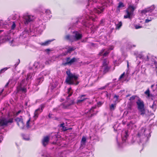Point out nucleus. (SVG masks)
<instances>
[{
  "instance_id": "56",
  "label": "nucleus",
  "mask_w": 157,
  "mask_h": 157,
  "mask_svg": "<svg viewBox=\"0 0 157 157\" xmlns=\"http://www.w3.org/2000/svg\"><path fill=\"white\" fill-rule=\"evenodd\" d=\"M3 90H4L3 89L2 90V91L0 92V95H1V94L2 92L3 91Z\"/></svg>"
},
{
  "instance_id": "62",
  "label": "nucleus",
  "mask_w": 157,
  "mask_h": 157,
  "mask_svg": "<svg viewBox=\"0 0 157 157\" xmlns=\"http://www.w3.org/2000/svg\"><path fill=\"white\" fill-rule=\"evenodd\" d=\"M148 136H149V137H150L151 136V135H150V134H149V136H148Z\"/></svg>"
},
{
  "instance_id": "20",
  "label": "nucleus",
  "mask_w": 157,
  "mask_h": 157,
  "mask_svg": "<svg viewBox=\"0 0 157 157\" xmlns=\"http://www.w3.org/2000/svg\"><path fill=\"white\" fill-rule=\"evenodd\" d=\"M149 106L150 108L153 109L154 111H155L156 109V104H155L154 101H152L151 103H149Z\"/></svg>"
},
{
  "instance_id": "58",
  "label": "nucleus",
  "mask_w": 157,
  "mask_h": 157,
  "mask_svg": "<svg viewBox=\"0 0 157 157\" xmlns=\"http://www.w3.org/2000/svg\"><path fill=\"white\" fill-rule=\"evenodd\" d=\"M128 66H129V65H128V61H127V66H128Z\"/></svg>"
},
{
  "instance_id": "10",
  "label": "nucleus",
  "mask_w": 157,
  "mask_h": 157,
  "mask_svg": "<svg viewBox=\"0 0 157 157\" xmlns=\"http://www.w3.org/2000/svg\"><path fill=\"white\" fill-rule=\"evenodd\" d=\"M66 73L69 78H77L78 77V75L75 74L71 73L69 70L66 71Z\"/></svg>"
},
{
  "instance_id": "23",
  "label": "nucleus",
  "mask_w": 157,
  "mask_h": 157,
  "mask_svg": "<svg viewBox=\"0 0 157 157\" xmlns=\"http://www.w3.org/2000/svg\"><path fill=\"white\" fill-rule=\"evenodd\" d=\"M64 124L63 123L60 124V128L63 131H65L68 129L64 125Z\"/></svg>"
},
{
  "instance_id": "47",
  "label": "nucleus",
  "mask_w": 157,
  "mask_h": 157,
  "mask_svg": "<svg viewBox=\"0 0 157 157\" xmlns=\"http://www.w3.org/2000/svg\"><path fill=\"white\" fill-rule=\"evenodd\" d=\"M155 62L154 61V60H153L152 61V63H151L150 64V63H149V64H151V65H152V64H155Z\"/></svg>"
},
{
  "instance_id": "3",
  "label": "nucleus",
  "mask_w": 157,
  "mask_h": 157,
  "mask_svg": "<svg viewBox=\"0 0 157 157\" xmlns=\"http://www.w3.org/2000/svg\"><path fill=\"white\" fill-rule=\"evenodd\" d=\"M135 9V7L132 5H130L126 10V15H124V18H130Z\"/></svg>"
},
{
  "instance_id": "44",
  "label": "nucleus",
  "mask_w": 157,
  "mask_h": 157,
  "mask_svg": "<svg viewBox=\"0 0 157 157\" xmlns=\"http://www.w3.org/2000/svg\"><path fill=\"white\" fill-rule=\"evenodd\" d=\"M39 64L38 62H35L34 63V66H36V67H38V65Z\"/></svg>"
},
{
  "instance_id": "51",
  "label": "nucleus",
  "mask_w": 157,
  "mask_h": 157,
  "mask_svg": "<svg viewBox=\"0 0 157 157\" xmlns=\"http://www.w3.org/2000/svg\"><path fill=\"white\" fill-rule=\"evenodd\" d=\"M23 138L24 140H28L29 139L28 137L25 138L24 137H23Z\"/></svg>"
},
{
  "instance_id": "36",
  "label": "nucleus",
  "mask_w": 157,
  "mask_h": 157,
  "mask_svg": "<svg viewBox=\"0 0 157 157\" xmlns=\"http://www.w3.org/2000/svg\"><path fill=\"white\" fill-rule=\"evenodd\" d=\"M94 2H96L95 1L93 0H88V5L89 6L90 5L92 4Z\"/></svg>"
},
{
  "instance_id": "64",
  "label": "nucleus",
  "mask_w": 157,
  "mask_h": 157,
  "mask_svg": "<svg viewBox=\"0 0 157 157\" xmlns=\"http://www.w3.org/2000/svg\"><path fill=\"white\" fill-rule=\"evenodd\" d=\"M155 10L156 11H157V9H156V10Z\"/></svg>"
},
{
  "instance_id": "49",
  "label": "nucleus",
  "mask_w": 157,
  "mask_h": 157,
  "mask_svg": "<svg viewBox=\"0 0 157 157\" xmlns=\"http://www.w3.org/2000/svg\"><path fill=\"white\" fill-rule=\"evenodd\" d=\"M129 73L127 72L126 73H125V76H127L128 78V77Z\"/></svg>"
},
{
  "instance_id": "11",
  "label": "nucleus",
  "mask_w": 157,
  "mask_h": 157,
  "mask_svg": "<svg viewBox=\"0 0 157 157\" xmlns=\"http://www.w3.org/2000/svg\"><path fill=\"white\" fill-rule=\"evenodd\" d=\"M49 140L50 137L49 136L44 137L42 140L43 145L44 146H46L48 144Z\"/></svg>"
},
{
  "instance_id": "48",
  "label": "nucleus",
  "mask_w": 157,
  "mask_h": 157,
  "mask_svg": "<svg viewBox=\"0 0 157 157\" xmlns=\"http://www.w3.org/2000/svg\"><path fill=\"white\" fill-rule=\"evenodd\" d=\"M143 56L141 55H139L137 56L138 57H139L140 58H142L143 57Z\"/></svg>"
},
{
  "instance_id": "24",
  "label": "nucleus",
  "mask_w": 157,
  "mask_h": 157,
  "mask_svg": "<svg viewBox=\"0 0 157 157\" xmlns=\"http://www.w3.org/2000/svg\"><path fill=\"white\" fill-rule=\"evenodd\" d=\"M75 49V48L74 47H69L67 50V52L68 53H70L73 51Z\"/></svg>"
},
{
  "instance_id": "34",
  "label": "nucleus",
  "mask_w": 157,
  "mask_h": 157,
  "mask_svg": "<svg viewBox=\"0 0 157 157\" xmlns=\"http://www.w3.org/2000/svg\"><path fill=\"white\" fill-rule=\"evenodd\" d=\"M109 61L107 60L104 59L103 61V66L107 65Z\"/></svg>"
},
{
  "instance_id": "57",
  "label": "nucleus",
  "mask_w": 157,
  "mask_h": 157,
  "mask_svg": "<svg viewBox=\"0 0 157 157\" xmlns=\"http://www.w3.org/2000/svg\"><path fill=\"white\" fill-rule=\"evenodd\" d=\"M145 93L146 94H147V90L145 91Z\"/></svg>"
},
{
  "instance_id": "54",
  "label": "nucleus",
  "mask_w": 157,
  "mask_h": 157,
  "mask_svg": "<svg viewBox=\"0 0 157 157\" xmlns=\"http://www.w3.org/2000/svg\"><path fill=\"white\" fill-rule=\"evenodd\" d=\"M2 140V137H0V143L1 142Z\"/></svg>"
},
{
  "instance_id": "28",
  "label": "nucleus",
  "mask_w": 157,
  "mask_h": 157,
  "mask_svg": "<svg viewBox=\"0 0 157 157\" xmlns=\"http://www.w3.org/2000/svg\"><path fill=\"white\" fill-rule=\"evenodd\" d=\"M55 81V83L54 84H53L52 83V86L51 87V89H53V88H55L58 84V82L57 81Z\"/></svg>"
},
{
  "instance_id": "9",
  "label": "nucleus",
  "mask_w": 157,
  "mask_h": 157,
  "mask_svg": "<svg viewBox=\"0 0 157 157\" xmlns=\"http://www.w3.org/2000/svg\"><path fill=\"white\" fill-rule=\"evenodd\" d=\"M66 82L69 84L77 85L79 82L77 79H66Z\"/></svg>"
},
{
  "instance_id": "4",
  "label": "nucleus",
  "mask_w": 157,
  "mask_h": 157,
  "mask_svg": "<svg viewBox=\"0 0 157 157\" xmlns=\"http://www.w3.org/2000/svg\"><path fill=\"white\" fill-rule=\"evenodd\" d=\"M15 120L20 128L21 129L25 128V125L23 121L22 116H21L19 117H16L15 119Z\"/></svg>"
},
{
  "instance_id": "15",
  "label": "nucleus",
  "mask_w": 157,
  "mask_h": 157,
  "mask_svg": "<svg viewBox=\"0 0 157 157\" xmlns=\"http://www.w3.org/2000/svg\"><path fill=\"white\" fill-rule=\"evenodd\" d=\"M104 5H103V6L101 7H99L98 9H94V13H98L99 14L103 11V10L105 8V4H104Z\"/></svg>"
},
{
  "instance_id": "43",
  "label": "nucleus",
  "mask_w": 157,
  "mask_h": 157,
  "mask_svg": "<svg viewBox=\"0 0 157 157\" xmlns=\"http://www.w3.org/2000/svg\"><path fill=\"white\" fill-rule=\"evenodd\" d=\"M15 27V25L14 23H13L12 26V29H14Z\"/></svg>"
},
{
  "instance_id": "16",
  "label": "nucleus",
  "mask_w": 157,
  "mask_h": 157,
  "mask_svg": "<svg viewBox=\"0 0 157 157\" xmlns=\"http://www.w3.org/2000/svg\"><path fill=\"white\" fill-rule=\"evenodd\" d=\"M95 108V107H93L90 110H86L85 113L87 115L88 117H91L94 114L93 112L94 111V109Z\"/></svg>"
},
{
  "instance_id": "33",
  "label": "nucleus",
  "mask_w": 157,
  "mask_h": 157,
  "mask_svg": "<svg viewBox=\"0 0 157 157\" xmlns=\"http://www.w3.org/2000/svg\"><path fill=\"white\" fill-rule=\"evenodd\" d=\"M127 78V76H125V72H124L120 77L119 78Z\"/></svg>"
},
{
  "instance_id": "21",
  "label": "nucleus",
  "mask_w": 157,
  "mask_h": 157,
  "mask_svg": "<svg viewBox=\"0 0 157 157\" xmlns=\"http://www.w3.org/2000/svg\"><path fill=\"white\" fill-rule=\"evenodd\" d=\"M116 107L115 103L109 105V109L111 111H113L115 109Z\"/></svg>"
},
{
  "instance_id": "14",
  "label": "nucleus",
  "mask_w": 157,
  "mask_h": 157,
  "mask_svg": "<svg viewBox=\"0 0 157 157\" xmlns=\"http://www.w3.org/2000/svg\"><path fill=\"white\" fill-rule=\"evenodd\" d=\"M137 104L138 106V109L141 111L144 110L143 103L140 100H138L137 101Z\"/></svg>"
},
{
  "instance_id": "39",
  "label": "nucleus",
  "mask_w": 157,
  "mask_h": 157,
  "mask_svg": "<svg viewBox=\"0 0 157 157\" xmlns=\"http://www.w3.org/2000/svg\"><path fill=\"white\" fill-rule=\"evenodd\" d=\"M45 13L47 15H49L50 14H51V11L50 10H46L45 11Z\"/></svg>"
},
{
  "instance_id": "13",
  "label": "nucleus",
  "mask_w": 157,
  "mask_h": 157,
  "mask_svg": "<svg viewBox=\"0 0 157 157\" xmlns=\"http://www.w3.org/2000/svg\"><path fill=\"white\" fill-rule=\"evenodd\" d=\"M86 95H82L78 97L77 101V103L78 104H80L82 103L85 100L87 99V98H85Z\"/></svg>"
},
{
  "instance_id": "22",
  "label": "nucleus",
  "mask_w": 157,
  "mask_h": 157,
  "mask_svg": "<svg viewBox=\"0 0 157 157\" xmlns=\"http://www.w3.org/2000/svg\"><path fill=\"white\" fill-rule=\"evenodd\" d=\"M155 6L154 5H152L148 8V12L151 13L155 9Z\"/></svg>"
},
{
  "instance_id": "8",
  "label": "nucleus",
  "mask_w": 157,
  "mask_h": 157,
  "mask_svg": "<svg viewBox=\"0 0 157 157\" xmlns=\"http://www.w3.org/2000/svg\"><path fill=\"white\" fill-rule=\"evenodd\" d=\"M114 47L113 46H110L108 51H105V49H102L99 53V54L100 56H106L109 52V50H111L113 49Z\"/></svg>"
},
{
  "instance_id": "1",
  "label": "nucleus",
  "mask_w": 157,
  "mask_h": 157,
  "mask_svg": "<svg viewBox=\"0 0 157 157\" xmlns=\"http://www.w3.org/2000/svg\"><path fill=\"white\" fill-rule=\"evenodd\" d=\"M28 82L27 79H23L22 80L21 83L19 84L18 86L17 87V92L25 93L26 92V85Z\"/></svg>"
},
{
  "instance_id": "38",
  "label": "nucleus",
  "mask_w": 157,
  "mask_h": 157,
  "mask_svg": "<svg viewBox=\"0 0 157 157\" xmlns=\"http://www.w3.org/2000/svg\"><path fill=\"white\" fill-rule=\"evenodd\" d=\"M124 6L123 3L121 2H120L119 3V5L118 6V8H121L123 7Z\"/></svg>"
},
{
  "instance_id": "53",
  "label": "nucleus",
  "mask_w": 157,
  "mask_h": 157,
  "mask_svg": "<svg viewBox=\"0 0 157 157\" xmlns=\"http://www.w3.org/2000/svg\"><path fill=\"white\" fill-rule=\"evenodd\" d=\"M11 80H10V81H9V82L7 83V84H6V86H7V85H8V84H9V82H10L11 81Z\"/></svg>"
},
{
  "instance_id": "31",
  "label": "nucleus",
  "mask_w": 157,
  "mask_h": 157,
  "mask_svg": "<svg viewBox=\"0 0 157 157\" xmlns=\"http://www.w3.org/2000/svg\"><path fill=\"white\" fill-rule=\"evenodd\" d=\"M86 140V138L85 136H83L81 140V143L82 144H84Z\"/></svg>"
},
{
  "instance_id": "55",
  "label": "nucleus",
  "mask_w": 157,
  "mask_h": 157,
  "mask_svg": "<svg viewBox=\"0 0 157 157\" xmlns=\"http://www.w3.org/2000/svg\"><path fill=\"white\" fill-rule=\"evenodd\" d=\"M37 80L36 81L37 82H40V79H37Z\"/></svg>"
},
{
  "instance_id": "63",
  "label": "nucleus",
  "mask_w": 157,
  "mask_h": 157,
  "mask_svg": "<svg viewBox=\"0 0 157 157\" xmlns=\"http://www.w3.org/2000/svg\"><path fill=\"white\" fill-rule=\"evenodd\" d=\"M153 86H154V85H151V87H152Z\"/></svg>"
},
{
  "instance_id": "41",
  "label": "nucleus",
  "mask_w": 157,
  "mask_h": 157,
  "mask_svg": "<svg viewBox=\"0 0 157 157\" xmlns=\"http://www.w3.org/2000/svg\"><path fill=\"white\" fill-rule=\"evenodd\" d=\"M150 96L151 97H153V95H152L151 94H150V91L148 89V98H150Z\"/></svg>"
},
{
  "instance_id": "37",
  "label": "nucleus",
  "mask_w": 157,
  "mask_h": 157,
  "mask_svg": "<svg viewBox=\"0 0 157 157\" xmlns=\"http://www.w3.org/2000/svg\"><path fill=\"white\" fill-rule=\"evenodd\" d=\"M122 25V23L121 22H120L117 25V27L119 29L121 27V26Z\"/></svg>"
},
{
  "instance_id": "18",
  "label": "nucleus",
  "mask_w": 157,
  "mask_h": 157,
  "mask_svg": "<svg viewBox=\"0 0 157 157\" xmlns=\"http://www.w3.org/2000/svg\"><path fill=\"white\" fill-rule=\"evenodd\" d=\"M109 69V67L107 65L102 66L101 68V71H102L104 73H105L108 72Z\"/></svg>"
},
{
  "instance_id": "26",
  "label": "nucleus",
  "mask_w": 157,
  "mask_h": 157,
  "mask_svg": "<svg viewBox=\"0 0 157 157\" xmlns=\"http://www.w3.org/2000/svg\"><path fill=\"white\" fill-rule=\"evenodd\" d=\"M34 75V74L33 73H28L27 75V78H33Z\"/></svg>"
},
{
  "instance_id": "25",
  "label": "nucleus",
  "mask_w": 157,
  "mask_h": 157,
  "mask_svg": "<svg viewBox=\"0 0 157 157\" xmlns=\"http://www.w3.org/2000/svg\"><path fill=\"white\" fill-rule=\"evenodd\" d=\"M73 93V91L71 88H70L68 89L67 94H68V97L70 96Z\"/></svg>"
},
{
  "instance_id": "35",
  "label": "nucleus",
  "mask_w": 157,
  "mask_h": 157,
  "mask_svg": "<svg viewBox=\"0 0 157 157\" xmlns=\"http://www.w3.org/2000/svg\"><path fill=\"white\" fill-rule=\"evenodd\" d=\"M8 69L7 67H5L2 69L0 71V74L3 73Z\"/></svg>"
},
{
  "instance_id": "17",
  "label": "nucleus",
  "mask_w": 157,
  "mask_h": 157,
  "mask_svg": "<svg viewBox=\"0 0 157 157\" xmlns=\"http://www.w3.org/2000/svg\"><path fill=\"white\" fill-rule=\"evenodd\" d=\"M73 103V102L72 101L70 103H68V102H67L64 103L60 105V107H62L63 108L65 109L67 108L68 107L70 106Z\"/></svg>"
},
{
  "instance_id": "27",
  "label": "nucleus",
  "mask_w": 157,
  "mask_h": 157,
  "mask_svg": "<svg viewBox=\"0 0 157 157\" xmlns=\"http://www.w3.org/2000/svg\"><path fill=\"white\" fill-rule=\"evenodd\" d=\"M148 15L149 16H150L149 17H148L147 21L148 22L149 21H151L153 18L152 17H153L154 15V14L153 13H151L150 14H148Z\"/></svg>"
},
{
  "instance_id": "40",
  "label": "nucleus",
  "mask_w": 157,
  "mask_h": 157,
  "mask_svg": "<svg viewBox=\"0 0 157 157\" xmlns=\"http://www.w3.org/2000/svg\"><path fill=\"white\" fill-rule=\"evenodd\" d=\"M118 96L117 95H115L114 97V99L115 100V101H117L118 102Z\"/></svg>"
},
{
  "instance_id": "30",
  "label": "nucleus",
  "mask_w": 157,
  "mask_h": 157,
  "mask_svg": "<svg viewBox=\"0 0 157 157\" xmlns=\"http://www.w3.org/2000/svg\"><path fill=\"white\" fill-rule=\"evenodd\" d=\"M51 41V40H49L47 41L44 43H40V44L43 46L47 45Z\"/></svg>"
},
{
  "instance_id": "52",
  "label": "nucleus",
  "mask_w": 157,
  "mask_h": 157,
  "mask_svg": "<svg viewBox=\"0 0 157 157\" xmlns=\"http://www.w3.org/2000/svg\"><path fill=\"white\" fill-rule=\"evenodd\" d=\"M91 82V81L90 80H89V85L90 86H92V84H90V82Z\"/></svg>"
},
{
  "instance_id": "19",
  "label": "nucleus",
  "mask_w": 157,
  "mask_h": 157,
  "mask_svg": "<svg viewBox=\"0 0 157 157\" xmlns=\"http://www.w3.org/2000/svg\"><path fill=\"white\" fill-rule=\"evenodd\" d=\"M33 122L30 121V119H29L26 122V127L27 128H30L33 125Z\"/></svg>"
},
{
  "instance_id": "46",
  "label": "nucleus",
  "mask_w": 157,
  "mask_h": 157,
  "mask_svg": "<svg viewBox=\"0 0 157 157\" xmlns=\"http://www.w3.org/2000/svg\"><path fill=\"white\" fill-rule=\"evenodd\" d=\"M141 28V27L139 26H138V25H136L135 26V28L136 29H139V28Z\"/></svg>"
},
{
  "instance_id": "60",
  "label": "nucleus",
  "mask_w": 157,
  "mask_h": 157,
  "mask_svg": "<svg viewBox=\"0 0 157 157\" xmlns=\"http://www.w3.org/2000/svg\"><path fill=\"white\" fill-rule=\"evenodd\" d=\"M147 59H148V61L149 62V61H150V60H149V59H148V58H147Z\"/></svg>"
},
{
  "instance_id": "45",
  "label": "nucleus",
  "mask_w": 157,
  "mask_h": 157,
  "mask_svg": "<svg viewBox=\"0 0 157 157\" xmlns=\"http://www.w3.org/2000/svg\"><path fill=\"white\" fill-rule=\"evenodd\" d=\"M21 112V111H19L18 112H16V113H15L14 114L15 115L17 116V115H18V114H19Z\"/></svg>"
},
{
  "instance_id": "6",
  "label": "nucleus",
  "mask_w": 157,
  "mask_h": 157,
  "mask_svg": "<svg viewBox=\"0 0 157 157\" xmlns=\"http://www.w3.org/2000/svg\"><path fill=\"white\" fill-rule=\"evenodd\" d=\"M23 18L24 20V23L25 24H28L29 22L32 21L33 20V16L28 15H24Z\"/></svg>"
},
{
  "instance_id": "2",
  "label": "nucleus",
  "mask_w": 157,
  "mask_h": 157,
  "mask_svg": "<svg viewBox=\"0 0 157 157\" xmlns=\"http://www.w3.org/2000/svg\"><path fill=\"white\" fill-rule=\"evenodd\" d=\"M82 37V35L77 31L74 32L73 33L72 36L67 35L65 38L66 40H69L71 41H76L80 39Z\"/></svg>"
},
{
  "instance_id": "7",
  "label": "nucleus",
  "mask_w": 157,
  "mask_h": 157,
  "mask_svg": "<svg viewBox=\"0 0 157 157\" xmlns=\"http://www.w3.org/2000/svg\"><path fill=\"white\" fill-rule=\"evenodd\" d=\"M44 107V105H42L40 106V108H39L35 111L34 113V115L33 116V117L35 120H36L38 117V115L39 113L42 112Z\"/></svg>"
},
{
  "instance_id": "5",
  "label": "nucleus",
  "mask_w": 157,
  "mask_h": 157,
  "mask_svg": "<svg viewBox=\"0 0 157 157\" xmlns=\"http://www.w3.org/2000/svg\"><path fill=\"white\" fill-rule=\"evenodd\" d=\"M12 118L7 119L4 118H1L0 119V126L6 125L8 123H12L13 122Z\"/></svg>"
},
{
  "instance_id": "32",
  "label": "nucleus",
  "mask_w": 157,
  "mask_h": 157,
  "mask_svg": "<svg viewBox=\"0 0 157 157\" xmlns=\"http://www.w3.org/2000/svg\"><path fill=\"white\" fill-rule=\"evenodd\" d=\"M146 10H143L141 11V15L144 16H146V13H147Z\"/></svg>"
},
{
  "instance_id": "12",
  "label": "nucleus",
  "mask_w": 157,
  "mask_h": 157,
  "mask_svg": "<svg viewBox=\"0 0 157 157\" xmlns=\"http://www.w3.org/2000/svg\"><path fill=\"white\" fill-rule=\"evenodd\" d=\"M77 59L75 58H73L71 59H70L69 58H68L66 59V62L64 63V65L67 64L71 65L74 62L77 61Z\"/></svg>"
},
{
  "instance_id": "42",
  "label": "nucleus",
  "mask_w": 157,
  "mask_h": 157,
  "mask_svg": "<svg viewBox=\"0 0 157 157\" xmlns=\"http://www.w3.org/2000/svg\"><path fill=\"white\" fill-rule=\"evenodd\" d=\"M136 97V96H133L130 98V100H133Z\"/></svg>"
},
{
  "instance_id": "29",
  "label": "nucleus",
  "mask_w": 157,
  "mask_h": 157,
  "mask_svg": "<svg viewBox=\"0 0 157 157\" xmlns=\"http://www.w3.org/2000/svg\"><path fill=\"white\" fill-rule=\"evenodd\" d=\"M125 135H124V137L122 138V140L124 141H125L127 137L128 136L127 132L126 131H124Z\"/></svg>"
},
{
  "instance_id": "61",
  "label": "nucleus",
  "mask_w": 157,
  "mask_h": 157,
  "mask_svg": "<svg viewBox=\"0 0 157 157\" xmlns=\"http://www.w3.org/2000/svg\"><path fill=\"white\" fill-rule=\"evenodd\" d=\"M147 22V19H146V20H145V22Z\"/></svg>"
},
{
  "instance_id": "59",
  "label": "nucleus",
  "mask_w": 157,
  "mask_h": 157,
  "mask_svg": "<svg viewBox=\"0 0 157 157\" xmlns=\"http://www.w3.org/2000/svg\"><path fill=\"white\" fill-rule=\"evenodd\" d=\"M51 115H50V114H49V117H51Z\"/></svg>"
},
{
  "instance_id": "50",
  "label": "nucleus",
  "mask_w": 157,
  "mask_h": 157,
  "mask_svg": "<svg viewBox=\"0 0 157 157\" xmlns=\"http://www.w3.org/2000/svg\"><path fill=\"white\" fill-rule=\"evenodd\" d=\"M155 69L156 70V72L157 73V63H155Z\"/></svg>"
}]
</instances>
